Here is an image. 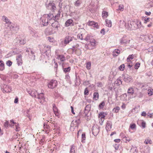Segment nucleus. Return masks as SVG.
Listing matches in <instances>:
<instances>
[{
	"label": "nucleus",
	"instance_id": "1",
	"mask_svg": "<svg viewBox=\"0 0 153 153\" xmlns=\"http://www.w3.org/2000/svg\"><path fill=\"white\" fill-rule=\"evenodd\" d=\"M6 29H7V32L11 31L13 33H17L19 30V27L16 23H11Z\"/></svg>",
	"mask_w": 153,
	"mask_h": 153
},
{
	"label": "nucleus",
	"instance_id": "2",
	"mask_svg": "<svg viewBox=\"0 0 153 153\" xmlns=\"http://www.w3.org/2000/svg\"><path fill=\"white\" fill-rule=\"evenodd\" d=\"M131 22H128L127 24L123 21L120 20V26L121 27H123L124 26L125 27L127 28L128 29L131 30L133 29L132 24H131Z\"/></svg>",
	"mask_w": 153,
	"mask_h": 153
},
{
	"label": "nucleus",
	"instance_id": "3",
	"mask_svg": "<svg viewBox=\"0 0 153 153\" xmlns=\"http://www.w3.org/2000/svg\"><path fill=\"white\" fill-rule=\"evenodd\" d=\"M46 7L48 9L51 10L52 12H53L56 9L54 3L51 1H50L48 4L46 5Z\"/></svg>",
	"mask_w": 153,
	"mask_h": 153
},
{
	"label": "nucleus",
	"instance_id": "4",
	"mask_svg": "<svg viewBox=\"0 0 153 153\" xmlns=\"http://www.w3.org/2000/svg\"><path fill=\"white\" fill-rule=\"evenodd\" d=\"M89 42L87 45V47L88 49H94L95 46V40L94 39H91L89 41Z\"/></svg>",
	"mask_w": 153,
	"mask_h": 153
},
{
	"label": "nucleus",
	"instance_id": "5",
	"mask_svg": "<svg viewBox=\"0 0 153 153\" xmlns=\"http://www.w3.org/2000/svg\"><path fill=\"white\" fill-rule=\"evenodd\" d=\"M57 85V82L55 80H52L48 83V88L53 89L56 87Z\"/></svg>",
	"mask_w": 153,
	"mask_h": 153
},
{
	"label": "nucleus",
	"instance_id": "6",
	"mask_svg": "<svg viewBox=\"0 0 153 153\" xmlns=\"http://www.w3.org/2000/svg\"><path fill=\"white\" fill-rule=\"evenodd\" d=\"M130 40L127 39L126 36H124L120 40V44L121 45H126L130 43Z\"/></svg>",
	"mask_w": 153,
	"mask_h": 153
},
{
	"label": "nucleus",
	"instance_id": "7",
	"mask_svg": "<svg viewBox=\"0 0 153 153\" xmlns=\"http://www.w3.org/2000/svg\"><path fill=\"white\" fill-rule=\"evenodd\" d=\"M100 127L97 125L93 126L92 127V132L93 134L95 136H97L100 131Z\"/></svg>",
	"mask_w": 153,
	"mask_h": 153
},
{
	"label": "nucleus",
	"instance_id": "8",
	"mask_svg": "<svg viewBox=\"0 0 153 153\" xmlns=\"http://www.w3.org/2000/svg\"><path fill=\"white\" fill-rule=\"evenodd\" d=\"M10 123L11 124H10V126L12 127L15 125L16 127L15 130L16 131H18L20 130V128L18 123L14 122L13 120H10Z\"/></svg>",
	"mask_w": 153,
	"mask_h": 153
},
{
	"label": "nucleus",
	"instance_id": "9",
	"mask_svg": "<svg viewBox=\"0 0 153 153\" xmlns=\"http://www.w3.org/2000/svg\"><path fill=\"white\" fill-rule=\"evenodd\" d=\"M80 123V121L79 118L77 120H74L71 123L70 129H71L72 127H74L73 128H74V127H76Z\"/></svg>",
	"mask_w": 153,
	"mask_h": 153
},
{
	"label": "nucleus",
	"instance_id": "10",
	"mask_svg": "<svg viewBox=\"0 0 153 153\" xmlns=\"http://www.w3.org/2000/svg\"><path fill=\"white\" fill-rule=\"evenodd\" d=\"M47 16L46 15H44L41 18V19L42 20V24L43 26H47L48 24V21L49 20L46 17Z\"/></svg>",
	"mask_w": 153,
	"mask_h": 153
},
{
	"label": "nucleus",
	"instance_id": "11",
	"mask_svg": "<svg viewBox=\"0 0 153 153\" xmlns=\"http://www.w3.org/2000/svg\"><path fill=\"white\" fill-rule=\"evenodd\" d=\"M38 95L37 98L39 99V101L40 103L43 104L45 101V98L44 97V94L42 93L38 94L37 93Z\"/></svg>",
	"mask_w": 153,
	"mask_h": 153
},
{
	"label": "nucleus",
	"instance_id": "12",
	"mask_svg": "<svg viewBox=\"0 0 153 153\" xmlns=\"http://www.w3.org/2000/svg\"><path fill=\"white\" fill-rule=\"evenodd\" d=\"M11 88L10 86H8L5 84L4 85L3 88H1V90L4 93L10 92L11 91Z\"/></svg>",
	"mask_w": 153,
	"mask_h": 153
},
{
	"label": "nucleus",
	"instance_id": "13",
	"mask_svg": "<svg viewBox=\"0 0 153 153\" xmlns=\"http://www.w3.org/2000/svg\"><path fill=\"white\" fill-rule=\"evenodd\" d=\"M2 20L4 22H5V27L6 29L12 23L8 19V18L5 16H2Z\"/></svg>",
	"mask_w": 153,
	"mask_h": 153
},
{
	"label": "nucleus",
	"instance_id": "14",
	"mask_svg": "<svg viewBox=\"0 0 153 153\" xmlns=\"http://www.w3.org/2000/svg\"><path fill=\"white\" fill-rule=\"evenodd\" d=\"M125 82L128 83L131 81L132 78L131 76L127 74H125L123 76Z\"/></svg>",
	"mask_w": 153,
	"mask_h": 153
},
{
	"label": "nucleus",
	"instance_id": "15",
	"mask_svg": "<svg viewBox=\"0 0 153 153\" xmlns=\"http://www.w3.org/2000/svg\"><path fill=\"white\" fill-rule=\"evenodd\" d=\"M16 60L17 62V64L19 66L22 65V56L21 54H19L16 56Z\"/></svg>",
	"mask_w": 153,
	"mask_h": 153
},
{
	"label": "nucleus",
	"instance_id": "16",
	"mask_svg": "<svg viewBox=\"0 0 153 153\" xmlns=\"http://www.w3.org/2000/svg\"><path fill=\"white\" fill-rule=\"evenodd\" d=\"M51 26L56 30L58 31V28L60 27V25L58 21H54L52 23Z\"/></svg>",
	"mask_w": 153,
	"mask_h": 153
},
{
	"label": "nucleus",
	"instance_id": "17",
	"mask_svg": "<svg viewBox=\"0 0 153 153\" xmlns=\"http://www.w3.org/2000/svg\"><path fill=\"white\" fill-rule=\"evenodd\" d=\"M90 110V105H87L86 106L84 110V116H87V115Z\"/></svg>",
	"mask_w": 153,
	"mask_h": 153
},
{
	"label": "nucleus",
	"instance_id": "18",
	"mask_svg": "<svg viewBox=\"0 0 153 153\" xmlns=\"http://www.w3.org/2000/svg\"><path fill=\"white\" fill-rule=\"evenodd\" d=\"M74 38H72L69 36H67L65 37L64 43L65 45L67 44L71 41L73 40Z\"/></svg>",
	"mask_w": 153,
	"mask_h": 153
},
{
	"label": "nucleus",
	"instance_id": "19",
	"mask_svg": "<svg viewBox=\"0 0 153 153\" xmlns=\"http://www.w3.org/2000/svg\"><path fill=\"white\" fill-rule=\"evenodd\" d=\"M65 25L66 27H68L70 25L73 26L74 25L73 20L71 19L68 20L65 22Z\"/></svg>",
	"mask_w": 153,
	"mask_h": 153
},
{
	"label": "nucleus",
	"instance_id": "20",
	"mask_svg": "<svg viewBox=\"0 0 153 153\" xmlns=\"http://www.w3.org/2000/svg\"><path fill=\"white\" fill-rule=\"evenodd\" d=\"M27 93L30 95L31 96L34 97H36V95L37 94V91L35 90H30L27 91Z\"/></svg>",
	"mask_w": 153,
	"mask_h": 153
},
{
	"label": "nucleus",
	"instance_id": "21",
	"mask_svg": "<svg viewBox=\"0 0 153 153\" xmlns=\"http://www.w3.org/2000/svg\"><path fill=\"white\" fill-rule=\"evenodd\" d=\"M112 127V123L111 121H108L106 124L105 128L107 131L110 130Z\"/></svg>",
	"mask_w": 153,
	"mask_h": 153
},
{
	"label": "nucleus",
	"instance_id": "22",
	"mask_svg": "<svg viewBox=\"0 0 153 153\" xmlns=\"http://www.w3.org/2000/svg\"><path fill=\"white\" fill-rule=\"evenodd\" d=\"M44 49L42 50V52L43 53H45L47 51H51V47L50 46H45L43 45Z\"/></svg>",
	"mask_w": 153,
	"mask_h": 153
},
{
	"label": "nucleus",
	"instance_id": "23",
	"mask_svg": "<svg viewBox=\"0 0 153 153\" xmlns=\"http://www.w3.org/2000/svg\"><path fill=\"white\" fill-rule=\"evenodd\" d=\"M44 15H46V16H46L47 18L48 19V20L49 21H51V20H52V18H53V14L52 13H50L48 14H44Z\"/></svg>",
	"mask_w": 153,
	"mask_h": 153
},
{
	"label": "nucleus",
	"instance_id": "24",
	"mask_svg": "<svg viewBox=\"0 0 153 153\" xmlns=\"http://www.w3.org/2000/svg\"><path fill=\"white\" fill-rule=\"evenodd\" d=\"M57 59H60L62 62H64L65 60V57L63 55H58L57 56Z\"/></svg>",
	"mask_w": 153,
	"mask_h": 153
},
{
	"label": "nucleus",
	"instance_id": "25",
	"mask_svg": "<svg viewBox=\"0 0 153 153\" xmlns=\"http://www.w3.org/2000/svg\"><path fill=\"white\" fill-rule=\"evenodd\" d=\"M64 64V63H62V65L63 67V71L65 73H67L68 72H69L71 70V67H68L67 68H64L63 66Z\"/></svg>",
	"mask_w": 153,
	"mask_h": 153
},
{
	"label": "nucleus",
	"instance_id": "26",
	"mask_svg": "<svg viewBox=\"0 0 153 153\" xmlns=\"http://www.w3.org/2000/svg\"><path fill=\"white\" fill-rule=\"evenodd\" d=\"M30 34L34 37H36L38 36V34L35 31L31 30L30 32Z\"/></svg>",
	"mask_w": 153,
	"mask_h": 153
},
{
	"label": "nucleus",
	"instance_id": "27",
	"mask_svg": "<svg viewBox=\"0 0 153 153\" xmlns=\"http://www.w3.org/2000/svg\"><path fill=\"white\" fill-rule=\"evenodd\" d=\"M93 99L95 100H97L99 98V94L97 92H95L93 94Z\"/></svg>",
	"mask_w": 153,
	"mask_h": 153
},
{
	"label": "nucleus",
	"instance_id": "28",
	"mask_svg": "<svg viewBox=\"0 0 153 153\" xmlns=\"http://www.w3.org/2000/svg\"><path fill=\"white\" fill-rule=\"evenodd\" d=\"M19 43L21 45H24L26 43V40L25 39H22L21 38H19L18 40Z\"/></svg>",
	"mask_w": 153,
	"mask_h": 153
},
{
	"label": "nucleus",
	"instance_id": "29",
	"mask_svg": "<svg viewBox=\"0 0 153 153\" xmlns=\"http://www.w3.org/2000/svg\"><path fill=\"white\" fill-rule=\"evenodd\" d=\"M60 15V13H58L57 15H55V16L53 15V18H52V20L55 21H57L59 19Z\"/></svg>",
	"mask_w": 153,
	"mask_h": 153
},
{
	"label": "nucleus",
	"instance_id": "30",
	"mask_svg": "<svg viewBox=\"0 0 153 153\" xmlns=\"http://www.w3.org/2000/svg\"><path fill=\"white\" fill-rule=\"evenodd\" d=\"M134 92L133 88L132 87L129 88L128 90V93L131 95L133 94Z\"/></svg>",
	"mask_w": 153,
	"mask_h": 153
},
{
	"label": "nucleus",
	"instance_id": "31",
	"mask_svg": "<svg viewBox=\"0 0 153 153\" xmlns=\"http://www.w3.org/2000/svg\"><path fill=\"white\" fill-rule=\"evenodd\" d=\"M120 108L119 107L116 106L113 108L112 111L115 113H117L119 112Z\"/></svg>",
	"mask_w": 153,
	"mask_h": 153
},
{
	"label": "nucleus",
	"instance_id": "32",
	"mask_svg": "<svg viewBox=\"0 0 153 153\" xmlns=\"http://www.w3.org/2000/svg\"><path fill=\"white\" fill-rule=\"evenodd\" d=\"M106 22V26L109 27H111L112 26L111 22L110 20H109L108 19H106L105 20Z\"/></svg>",
	"mask_w": 153,
	"mask_h": 153
},
{
	"label": "nucleus",
	"instance_id": "33",
	"mask_svg": "<svg viewBox=\"0 0 153 153\" xmlns=\"http://www.w3.org/2000/svg\"><path fill=\"white\" fill-rule=\"evenodd\" d=\"M102 15L103 18H106L108 15V13L105 11H103L102 12Z\"/></svg>",
	"mask_w": 153,
	"mask_h": 153
},
{
	"label": "nucleus",
	"instance_id": "34",
	"mask_svg": "<svg viewBox=\"0 0 153 153\" xmlns=\"http://www.w3.org/2000/svg\"><path fill=\"white\" fill-rule=\"evenodd\" d=\"M81 3V1L80 0H77L74 3V5L76 7H78L80 5Z\"/></svg>",
	"mask_w": 153,
	"mask_h": 153
},
{
	"label": "nucleus",
	"instance_id": "35",
	"mask_svg": "<svg viewBox=\"0 0 153 153\" xmlns=\"http://www.w3.org/2000/svg\"><path fill=\"white\" fill-rule=\"evenodd\" d=\"M51 27H48L45 29V32L47 34L51 35Z\"/></svg>",
	"mask_w": 153,
	"mask_h": 153
},
{
	"label": "nucleus",
	"instance_id": "36",
	"mask_svg": "<svg viewBox=\"0 0 153 153\" xmlns=\"http://www.w3.org/2000/svg\"><path fill=\"white\" fill-rule=\"evenodd\" d=\"M134 58V55L132 54L129 55L127 58V61L128 62H130V60Z\"/></svg>",
	"mask_w": 153,
	"mask_h": 153
},
{
	"label": "nucleus",
	"instance_id": "37",
	"mask_svg": "<svg viewBox=\"0 0 153 153\" xmlns=\"http://www.w3.org/2000/svg\"><path fill=\"white\" fill-rule=\"evenodd\" d=\"M0 62H1V65H0L1 71H3L4 70V69L5 68L4 64V62L3 61L1 60Z\"/></svg>",
	"mask_w": 153,
	"mask_h": 153
},
{
	"label": "nucleus",
	"instance_id": "38",
	"mask_svg": "<svg viewBox=\"0 0 153 153\" xmlns=\"http://www.w3.org/2000/svg\"><path fill=\"white\" fill-rule=\"evenodd\" d=\"M85 133H83L82 134V143L85 142Z\"/></svg>",
	"mask_w": 153,
	"mask_h": 153
},
{
	"label": "nucleus",
	"instance_id": "39",
	"mask_svg": "<svg viewBox=\"0 0 153 153\" xmlns=\"http://www.w3.org/2000/svg\"><path fill=\"white\" fill-rule=\"evenodd\" d=\"M132 24H133V25H135L137 26L136 28H139L140 27V25H141V23L140 22L138 21L137 22V23L135 22H132Z\"/></svg>",
	"mask_w": 153,
	"mask_h": 153
},
{
	"label": "nucleus",
	"instance_id": "40",
	"mask_svg": "<svg viewBox=\"0 0 153 153\" xmlns=\"http://www.w3.org/2000/svg\"><path fill=\"white\" fill-rule=\"evenodd\" d=\"M70 153H75V146L74 145H72L71 146Z\"/></svg>",
	"mask_w": 153,
	"mask_h": 153
},
{
	"label": "nucleus",
	"instance_id": "41",
	"mask_svg": "<svg viewBox=\"0 0 153 153\" xmlns=\"http://www.w3.org/2000/svg\"><path fill=\"white\" fill-rule=\"evenodd\" d=\"M115 83L117 85H119L122 84V81L119 79H117L115 81Z\"/></svg>",
	"mask_w": 153,
	"mask_h": 153
},
{
	"label": "nucleus",
	"instance_id": "42",
	"mask_svg": "<svg viewBox=\"0 0 153 153\" xmlns=\"http://www.w3.org/2000/svg\"><path fill=\"white\" fill-rule=\"evenodd\" d=\"M77 36L78 38L82 40L84 39V37L82 33H79L78 34Z\"/></svg>",
	"mask_w": 153,
	"mask_h": 153
},
{
	"label": "nucleus",
	"instance_id": "43",
	"mask_svg": "<svg viewBox=\"0 0 153 153\" xmlns=\"http://www.w3.org/2000/svg\"><path fill=\"white\" fill-rule=\"evenodd\" d=\"M28 56L31 60H34L35 59V54L31 55L30 54H28Z\"/></svg>",
	"mask_w": 153,
	"mask_h": 153
},
{
	"label": "nucleus",
	"instance_id": "44",
	"mask_svg": "<svg viewBox=\"0 0 153 153\" xmlns=\"http://www.w3.org/2000/svg\"><path fill=\"white\" fill-rule=\"evenodd\" d=\"M91 62H88L86 64V67L87 69L89 70L91 69Z\"/></svg>",
	"mask_w": 153,
	"mask_h": 153
},
{
	"label": "nucleus",
	"instance_id": "45",
	"mask_svg": "<svg viewBox=\"0 0 153 153\" xmlns=\"http://www.w3.org/2000/svg\"><path fill=\"white\" fill-rule=\"evenodd\" d=\"M105 102L104 101H102L99 105V107L100 109H102L104 107V106L105 105Z\"/></svg>",
	"mask_w": 153,
	"mask_h": 153
},
{
	"label": "nucleus",
	"instance_id": "46",
	"mask_svg": "<svg viewBox=\"0 0 153 153\" xmlns=\"http://www.w3.org/2000/svg\"><path fill=\"white\" fill-rule=\"evenodd\" d=\"M144 143L146 144L149 143L150 144L152 143V141L150 139H146L144 141Z\"/></svg>",
	"mask_w": 153,
	"mask_h": 153
},
{
	"label": "nucleus",
	"instance_id": "47",
	"mask_svg": "<svg viewBox=\"0 0 153 153\" xmlns=\"http://www.w3.org/2000/svg\"><path fill=\"white\" fill-rule=\"evenodd\" d=\"M91 36L90 35L88 34L84 38V39L86 41H88L89 40V41L90 40V39H90Z\"/></svg>",
	"mask_w": 153,
	"mask_h": 153
},
{
	"label": "nucleus",
	"instance_id": "48",
	"mask_svg": "<svg viewBox=\"0 0 153 153\" xmlns=\"http://www.w3.org/2000/svg\"><path fill=\"white\" fill-rule=\"evenodd\" d=\"M123 140L126 142L127 141L129 142L130 140V138L128 137H126V136L124 137L123 138Z\"/></svg>",
	"mask_w": 153,
	"mask_h": 153
},
{
	"label": "nucleus",
	"instance_id": "49",
	"mask_svg": "<svg viewBox=\"0 0 153 153\" xmlns=\"http://www.w3.org/2000/svg\"><path fill=\"white\" fill-rule=\"evenodd\" d=\"M148 94L149 96H151L153 93V89H149L148 91Z\"/></svg>",
	"mask_w": 153,
	"mask_h": 153
},
{
	"label": "nucleus",
	"instance_id": "50",
	"mask_svg": "<svg viewBox=\"0 0 153 153\" xmlns=\"http://www.w3.org/2000/svg\"><path fill=\"white\" fill-rule=\"evenodd\" d=\"M125 68V65L124 64L121 65L119 67V69L120 71H123Z\"/></svg>",
	"mask_w": 153,
	"mask_h": 153
},
{
	"label": "nucleus",
	"instance_id": "51",
	"mask_svg": "<svg viewBox=\"0 0 153 153\" xmlns=\"http://www.w3.org/2000/svg\"><path fill=\"white\" fill-rule=\"evenodd\" d=\"M12 64V62L10 60H8L6 62V65L9 67L11 66Z\"/></svg>",
	"mask_w": 153,
	"mask_h": 153
},
{
	"label": "nucleus",
	"instance_id": "52",
	"mask_svg": "<svg viewBox=\"0 0 153 153\" xmlns=\"http://www.w3.org/2000/svg\"><path fill=\"white\" fill-rule=\"evenodd\" d=\"M53 110L54 112L57 111L58 110L57 108L54 104H53Z\"/></svg>",
	"mask_w": 153,
	"mask_h": 153
},
{
	"label": "nucleus",
	"instance_id": "53",
	"mask_svg": "<svg viewBox=\"0 0 153 153\" xmlns=\"http://www.w3.org/2000/svg\"><path fill=\"white\" fill-rule=\"evenodd\" d=\"M118 9L121 11H123L124 9L123 6V5H119Z\"/></svg>",
	"mask_w": 153,
	"mask_h": 153
},
{
	"label": "nucleus",
	"instance_id": "54",
	"mask_svg": "<svg viewBox=\"0 0 153 153\" xmlns=\"http://www.w3.org/2000/svg\"><path fill=\"white\" fill-rule=\"evenodd\" d=\"M7 78V77L6 76L3 75H1V78L3 80H6Z\"/></svg>",
	"mask_w": 153,
	"mask_h": 153
},
{
	"label": "nucleus",
	"instance_id": "55",
	"mask_svg": "<svg viewBox=\"0 0 153 153\" xmlns=\"http://www.w3.org/2000/svg\"><path fill=\"white\" fill-rule=\"evenodd\" d=\"M84 94L85 95H87L88 94L89 91L87 88L85 89Z\"/></svg>",
	"mask_w": 153,
	"mask_h": 153
},
{
	"label": "nucleus",
	"instance_id": "56",
	"mask_svg": "<svg viewBox=\"0 0 153 153\" xmlns=\"http://www.w3.org/2000/svg\"><path fill=\"white\" fill-rule=\"evenodd\" d=\"M57 31H58L57 30H55V29H53V28L51 27V34L54 33Z\"/></svg>",
	"mask_w": 153,
	"mask_h": 153
},
{
	"label": "nucleus",
	"instance_id": "57",
	"mask_svg": "<svg viewBox=\"0 0 153 153\" xmlns=\"http://www.w3.org/2000/svg\"><path fill=\"white\" fill-rule=\"evenodd\" d=\"M136 127V125L134 123L131 124L130 126V127L132 129H134Z\"/></svg>",
	"mask_w": 153,
	"mask_h": 153
},
{
	"label": "nucleus",
	"instance_id": "58",
	"mask_svg": "<svg viewBox=\"0 0 153 153\" xmlns=\"http://www.w3.org/2000/svg\"><path fill=\"white\" fill-rule=\"evenodd\" d=\"M140 63L139 62H137L135 65V69H137L139 67Z\"/></svg>",
	"mask_w": 153,
	"mask_h": 153
},
{
	"label": "nucleus",
	"instance_id": "59",
	"mask_svg": "<svg viewBox=\"0 0 153 153\" xmlns=\"http://www.w3.org/2000/svg\"><path fill=\"white\" fill-rule=\"evenodd\" d=\"M145 38L146 39V40L148 41V39H150V36L148 35H145Z\"/></svg>",
	"mask_w": 153,
	"mask_h": 153
},
{
	"label": "nucleus",
	"instance_id": "60",
	"mask_svg": "<svg viewBox=\"0 0 153 153\" xmlns=\"http://www.w3.org/2000/svg\"><path fill=\"white\" fill-rule=\"evenodd\" d=\"M54 114H55V115L58 118L59 117H60V115L59 114V113L58 112V110L57 111H55L54 112Z\"/></svg>",
	"mask_w": 153,
	"mask_h": 153
},
{
	"label": "nucleus",
	"instance_id": "61",
	"mask_svg": "<svg viewBox=\"0 0 153 153\" xmlns=\"http://www.w3.org/2000/svg\"><path fill=\"white\" fill-rule=\"evenodd\" d=\"M93 27H96L97 29L99 28V26L97 23H94Z\"/></svg>",
	"mask_w": 153,
	"mask_h": 153
},
{
	"label": "nucleus",
	"instance_id": "62",
	"mask_svg": "<svg viewBox=\"0 0 153 153\" xmlns=\"http://www.w3.org/2000/svg\"><path fill=\"white\" fill-rule=\"evenodd\" d=\"M29 50L30 51V54L31 55H34L35 54V51L32 49L31 48H30Z\"/></svg>",
	"mask_w": 153,
	"mask_h": 153
},
{
	"label": "nucleus",
	"instance_id": "63",
	"mask_svg": "<svg viewBox=\"0 0 153 153\" xmlns=\"http://www.w3.org/2000/svg\"><path fill=\"white\" fill-rule=\"evenodd\" d=\"M94 23L95 22H94L92 21L89 22L88 23V25L92 26H93Z\"/></svg>",
	"mask_w": 153,
	"mask_h": 153
},
{
	"label": "nucleus",
	"instance_id": "64",
	"mask_svg": "<svg viewBox=\"0 0 153 153\" xmlns=\"http://www.w3.org/2000/svg\"><path fill=\"white\" fill-rule=\"evenodd\" d=\"M4 125L5 127L6 128L8 127L9 125L10 126V124H9V122L8 121H6L4 123Z\"/></svg>",
	"mask_w": 153,
	"mask_h": 153
}]
</instances>
